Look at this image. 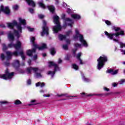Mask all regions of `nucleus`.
I'll return each instance as SVG.
<instances>
[{
    "mask_svg": "<svg viewBox=\"0 0 125 125\" xmlns=\"http://www.w3.org/2000/svg\"><path fill=\"white\" fill-rule=\"evenodd\" d=\"M105 23L106 25H108V26H110V25H112V23H111V21H110L108 20H106L105 21Z\"/></svg>",
    "mask_w": 125,
    "mask_h": 125,
    "instance_id": "obj_37",
    "label": "nucleus"
},
{
    "mask_svg": "<svg viewBox=\"0 0 125 125\" xmlns=\"http://www.w3.org/2000/svg\"><path fill=\"white\" fill-rule=\"evenodd\" d=\"M79 39L81 42H83V41H84V39H83V36L82 34H79Z\"/></svg>",
    "mask_w": 125,
    "mask_h": 125,
    "instance_id": "obj_32",
    "label": "nucleus"
},
{
    "mask_svg": "<svg viewBox=\"0 0 125 125\" xmlns=\"http://www.w3.org/2000/svg\"><path fill=\"white\" fill-rule=\"evenodd\" d=\"M49 67L50 68V67H54V71H49L47 73V75H52L53 76L54 75H55V73L57 71H60V68H59V66L58 65L56 64L54 62H49Z\"/></svg>",
    "mask_w": 125,
    "mask_h": 125,
    "instance_id": "obj_5",
    "label": "nucleus"
},
{
    "mask_svg": "<svg viewBox=\"0 0 125 125\" xmlns=\"http://www.w3.org/2000/svg\"><path fill=\"white\" fill-rule=\"evenodd\" d=\"M25 1L29 6H32V7H35L36 3H35V1L33 0H25Z\"/></svg>",
    "mask_w": 125,
    "mask_h": 125,
    "instance_id": "obj_14",
    "label": "nucleus"
},
{
    "mask_svg": "<svg viewBox=\"0 0 125 125\" xmlns=\"http://www.w3.org/2000/svg\"><path fill=\"white\" fill-rule=\"evenodd\" d=\"M111 94H113V92H110L109 93H106L105 94L102 93L96 94L97 96H101V97H104V96H108V95H110Z\"/></svg>",
    "mask_w": 125,
    "mask_h": 125,
    "instance_id": "obj_18",
    "label": "nucleus"
},
{
    "mask_svg": "<svg viewBox=\"0 0 125 125\" xmlns=\"http://www.w3.org/2000/svg\"><path fill=\"white\" fill-rule=\"evenodd\" d=\"M27 29L29 32H33L34 31V30H35L34 28H32L30 26L27 27Z\"/></svg>",
    "mask_w": 125,
    "mask_h": 125,
    "instance_id": "obj_45",
    "label": "nucleus"
},
{
    "mask_svg": "<svg viewBox=\"0 0 125 125\" xmlns=\"http://www.w3.org/2000/svg\"><path fill=\"white\" fill-rule=\"evenodd\" d=\"M6 54L8 57V58H10L12 56V53L10 51H7L6 52Z\"/></svg>",
    "mask_w": 125,
    "mask_h": 125,
    "instance_id": "obj_28",
    "label": "nucleus"
},
{
    "mask_svg": "<svg viewBox=\"0 0 125 125\" xmlns=\"http://www.w3.org/2000/svg\"><path fill=\"white\" fill-rule=\"evenodd\" d=\"M28 10L30 13L32 14H33V13H34V9H33L32 8H29Z\"/></svg>",
    "mask_w": 125,
    "mask_h": 125,
    "instance_id": "obj_44",
    "label": "nucleus"
},
{
    "mask_svg": "<svg viewBox=\"0 0 125 125\" xmlns=\"http://www.w3.org/2000/svg\"><path fill=\"white\" fill-rule=\"evenodd\" d=\"M50 53L52 55V56H54L55 54H56V51L55 50V48L54 47H52L50 49Z\"/></svg>",
    "mask_w": 125,
    "mask_h": 125,
    "instance_id": "obj_20",
    "label": "nucleus"
},
{
    "mask_svg": "<svg viewBox=\"0 0 125 125\" xmlns=\"http://www.w3.org/2000/svg\"><path fill=\"white\" fill-rule=\"evenodd\" d=\"M65 60H66L67 61H69V60H70V57L69 56H67L65 57Z\"/></svg>",
    "mask_w": 125,
    "mask_h": 125,
    "instance_id": "obj_62",
    "label": "nucleus"
},
{
    "mask_svg": "<svg viewBox=\"0 0 125 125\" xmlns=\"http://www.w3.org/2000/svg\"><path fill=\"white\" fill-rule=\"evenodd\" d=\"M19 54H20V55H21L22 60L23 61H25V60L26 59V57L25 56V55H24V52L23 51H21L19 53Z\"/></svg>",
    "mask_w": 125,
    "mask_h": 125,
    "instance_id": "obj_24",
    "label": "nucleus"
},
{
    "mask_svg": "<svg viewBox=\"0 0 125 125\" xmlns=\"http://www.w3.org/2000/svg\"><path fill=\"white\" fill-rule=\"evenodd\" d=\"M38 17L40 18V19H43L44 18V16L42 14L39 15Z\"/></svg>",
    "mask_w": 125,
    "mask_h": 125,
    "instance_id": "obj_47",
    "label": "nucleus"
},
{
    "mask_svg": "<svg viewBox=\"0 0 125 125\" xmlns=\"http://www.w3.org/2000/svg\"><path fill=\"white\" fill-rule=\"evenodd\" d=\"M8 47L9 48H11L12 47H14V44L12 43H10L9 44H8Z\"/></svg>",
    "mask_w": 125,
    "mask_h": 125,
    "instance_id": "obj_38",
    "label": "nucleus"
},
{
    "mask_svg": "<svg viewBox=\"0 0 125 125\" xmlns=\"http://www.w3.org/2000/svg\"><path fill=\"white\" fill-rule=\"evenodd\" d=\"M12 65L17 71H19L20 67V62H19V61L17 60L14 61L12 63Z\"/></svg>",
    "mask_w": 125,
    "mask_h": 125,
    "instance_id": "obj_10",
    "label": "nucleus"
},
{
    "mask_svg": "<svg viewBox=\"0 0 125 125\" xmlns=\"http://www.w3.org/2000/svg\"><path fill=\"white\" fill-rule=\"evenodd\" d=\"M56 26H54L53 28V31L54 34H57L59 32H60L62 30V26L60 24H56Z\"/></svg>",
    "mask_w": 125,
    "mask_h": 125,
    "instance_id": "obj_8",
    "label": "nucleus"
},
{
    "mask_svg": "<svg viewBox=\"0 0 125 125\" xmlns=\"http://www.w3.org/2000/svg\"><path fill=\"white\" fill-rule=\"evenodd\" d=\"M79 38V36H78V35H74L73 36V38L74 39V40H78Z\"/></svg>",
    "mask_w": 125,
    "mask_h": 125,
    "instance_id": "obj_57",
    "label": "nucleus"
},
{
    "mask_svg": "<svg viewBox=\"0 0 125 125\" xmlns=\"http://www.w3.org/2000/svg\"><path fill=\"white\" fill-rule=\"evenodd\" d=\"M83 79L84 81V82H86V83H88L90 81L88 78H85V76H83Z\"/></svg>",
    "mask_w": 125,
    "mask_h": 125,
    "instance_id": "obj_34",
    "label": "nucleus"
},
{
    "mask_svg": "<svg viewBox=\"0 0 125 125\" xmlns=\"http://www.w3.org/2000/svg\"><path fill=\"white\" fill-rule=\"evenodd\" d=\"M10 63H9V62H4V65L5 66H6L7 67H8V66H9Z\"/></svg>",
    "mask_w": 125,
    "mask_h": 125,
    "instance_id": "obj_52",
    "label": "nucleus"
},
{
    "mask_svg": "<svg viewBox=\"0 0 125 125\" xmlns=\"http://www.w3.org/2000/svg\"><path fill=\"white\" fill-rule=\"evenodd\" d=\"M81 94L82 95H84L83 96V97H88L89 96H92V94H87L84 92H83L81 93Z\"/></svg>",
    "mask_w": 125,
    "mask_h": 125,
    "instance_id": "obj_31",
    "label": "nucleus"
},
{
    "mask_svg": "<svg viewBox=\"0 0 125 125\" xmlns=\"http://www.w3.org/2000/svg\"><path fill=\"white\" fill-rule=\"evenodd\" d=\"M3 12L6 15H9L10 14V10L8 6H6L4 7L3 5H1L0 6V13Z\"/></svg>",
    "mask_w": 125,
    "mask_h": 125,
    "instance_id": "obj_7",
    "label": "nucleus"
},
{
    "mask_svg": "<svg viewBox=\"0 0 125 125\" xmlns=\"http://www.w3.org/2000/svg\"><path fill=\"white\" fill-rule=\"evenodd\" d=\"M107 72H108L109 74H111L112 75H117V74H118V70H115L114 71V70L113 69H108Z\"/></svg>",
    "mask_w": 125,
    "mask_h": 125,
    "instance_id": "obj_19",
    "label": "nucleus"
},
{
    "mask_svg": "<svg viewBox=\"0 0 125 125\" xmlns=\"http://www.w3.org/2000/svg\"><path fill=\"white\" fill-rule=\"evenodd\" d=\"M42 32H41V36H43L44 35L48 36L49 35V29L47 26H42Z\"/></svg>",
    "mask_w": 125,
    "mask_h": 125,
    "instance_id": "obj_9",
    "label": "nucleus"
},
{
    "mask_svg": "<svg viewBox=\"0 0 125 125\" xmlns=\"http://www.w3.org/2000/svg\"><path fill=\"white\" fill-rule=\"evenodd\" d=\"M72 68H73V69H74V70H79V66H78L75 63L72 64Z\"/></svg>",
    "mask_w": 125,
    "mask_h": 125,
    "instance_id": "obj_29",
    "label": "nucleus"
},
{
    "mask_svg": "<svg viewBox=\"0 0 125 125\" xmlns=\"http://www.w3.org/2000/svg\"><path fill=\"white\" fill-rule=\"evenodd\" d=\"M125 79H122L121 80V84H123V83H125Z\"/></svg>",
    "mask_w": 125,
    "mask_h": 125,
    "instance_id": "obj_64",
    "label": "nucleus"
},
{
    "mask_svg": "<svg viewBox=\"0 0 125 125\" xmlns=\"http://www.w3.org/2000/svg\"><path fill=\"white\" fill-rule=\"evenodd\" d=\"M13 76H14V72L9 73L8 69H6L5 71V74L1 75L0 78L3 80H8L11 79Z\"/></svg>",
    "mask_w": 125,
    "mask_h": 125,
    "instance_id": "obj_6",
    "label": "nucleus"
},
{
    "mask_svg": "<svg viewBox=\"0 0 125 125\" xmlns=\"http://www.w3.org/2000/svg\"><path fill=\"white\" fill-rule=\"evenodd\" d=\"M8 38L9 40H10V41H12V42L14 41V39H15L14 35L11 32V31H10L8 33Z\"/></svg>",
    "mask_w": 125,
    "mask_h": 125,
    "instance_id": "obj_16",
    "label": "nucleus"
},
{
    "mask_svg": "<svg viewBox=\"0 0 125 125\" xmlns=\"http://www.w3.org/2000/svg\"><path fill=\"white\" fill-rule=\"evenodd\" d=\"M39 6H40L42 8H43V9H45V5L42 2H40L39 3Z\"/></svg>",
    "mask_w": 125,
    "mask_h": 125,
    "instance_id": "obj_26",
    "label": "nucleus"
},
{
    "mask_svg": "<svg viewBox=\"0 0 125 125\" xmlns=\"http://www.w3.org/2000/svg\"><path fill=\"white\" fill-rule=\"evenodd\" d=\"M104 34L110 40H113L114 36H115V38H119V36H125V31L121 30L120 32H116L115 33H109L108 32L105 31Z\"/></svg>",
    "mask_w": 125,
    "mask_h": 125,
    "instance_id": "obj_4",
    "label": "nucleus"
},
{
    "mask_svg": "<svg viewBox=\"0 0 125 125\" xmlns=\"http://www.w3.org/2000/svg\"><path fill=\"white\" fill-rule=\"evenodd\" d=\"M98 62L97 68L98 70H101L102 68L104 67V65L106 62H108V57L107 56L103 55L102 56H100L97 60Z\"/></svg>",
    "mask_w": 125,
    "mask_h": 125,
    "instance_id": "obj_3",
    "label": "nucleus"
},
{
    "mask_svg": "<svg viewBox=\"0 0 125 125\" xmlns=\"http://www.w3.org/2000/svg\"><path fill=\"white\" fill-rule=\"evenodd\" d=\"M53 19L55 24H60V22L59 21V17H58V16H54Z\"/></svg>",
    "mask_w": 125,
    "mask_h": 125,
    "instance_id": "obj_15",
    "label": "nucleus"
},
{
    "mask_svg": "<svg viewBox=\"0 0 125 125\" xmlns=\"http://www.w3.org/2000/svg\"><path fill=\"white\" fill-rule=\"evenodd\" d=\"M14 104L15 105H20L22 104V102H21V101L19 100H17L15 101Z\"/></svg>",
    "mask_w": 125,
    "mask_h": 125,
    "instance_id": "obj_27",
    "label": "nucleus"
},
{
    "mask_svg": "<svg viewBox=\"0 0 125 125\" xmlns=\"http://www.w3.org/2000/svg\"><path fill=\"white\" fill-rule=\"evenodd\" d=\"M42 23H43V26L42 27H47L46 26V25L47 24V22H46V21L45 20H43L42 21Z\"/></svg>",
    "mask_w": 125,
    "mask_h": 125,
    "instance_id": "obj_39",
    "label": "nucleus"
},
{
    "mask_svg": "<svg viewBox=\"0 0 125 125\" xmlns=\"http://www.w3.org/2000/svg\"><path fill=\"white\" fill-rule=\"evenodd\" d=\"M14 48H15V49L16 50H18L19 49H20V48H21V46H22V43H21V42H20V41H17V42L15 44H14Z\"/></svg>",
    "mask_w": 125,
    "mask_h": 125,
    "instance_id": "obj_12",
    "label": "nucleus"
},
{
    "mask_svg": "<svg viewBox=\"0 0 125 125\" xmlns=\"http://www.w3.org/2000/svg\"><path fill=\"white\" fill-rule=\"evenodd\" d=\"M2 49L3 50H6L7 48H8V47L6 46L5 43H3L2 44Z\"/></svg>",
    "mask_w": 125,
    "mask_h": 125,
    "instance_id": "obj_33",
    "label": "nucleus"
},
{
    "mask_svg": "<svg viewBox=\"0 0 125 125\" xmlns=\"http://www.w3.org/2000/svg\"><path fill=\"white\" fill-rule=\"evenodd\" d=\"M40 85H41V87H43V86L45 85V84H44V83H41Z\"/></svg>",
    "mask_w": 125,
    "mask_h": 125,
    "instance_id": "obj_60",
    "label": "nucleus"
},
{
    "mask_svg": "<svg viewBox=\"0 0 125 125\" xmlns=\"http://www.w3.org/2000/svg\"><path fill=\"white\" fill-rule=\"evenodd\" d=\"M75 33L77 35H79L80 36V32H79V30L78 29L75 30Z\"/></svg>",
    "mask_w": 125,
    "mask_h": 125,
    "instance_id": "obj_56",
    "label": "nucleus"
},
{
    "mask_svg": "<svg viewBox=\"0 0 125 125\" xmlns=\"http://www.w3.org/2000/svg\"><path fill=\"white\" fill-rule=\"evenodd\" d=\"M36 41V38L35 37H32L31 39V42L32 43L33 48L32 49H28L26 51V54L28 56L30 57H32L33 56V53H36L37 52V49H39V50H43V49H45L47 47L46 46V44L43 43L41 46H39V45L36 44L35 42Z\"/></svg>",
    "mask_w": 125,
    "mask_h": 125,
    "instance_id": "obj_1",
    "label": "nucleus"
},
{
    "mask_svg": "<svg viewBox=\"0 0 125 125\" xmlns=\"http://www.w3.org/2000/svg\"><path fill=\"white\" fill-rule=\"evenodd\" d=\"M82 46L81 44H79V43H76L74 44L75 47H81Z\"/></svg>",
    "mask_w": 125,
    "mask_h": 125,
    "instance_id": "obj_41",
    "label": "nucleus"
},
{
    "mask_svg": "<svg viewBox=\"0 0 125 125\" xmlns=\"http://www.w3.org/2000/svg\"><path fill=\"white\" fill-rule=\"evenodd\" d=\"M62 47H63V49H65V50H68V44L63 45Z\"/></svg>",
    "mask_w": 125,
    "mask_h": 125,
    "instance_id": "obj_40",
    "label": "nucleus"
},
{
    "mask_svg": "<svg viewBox=\"0 0 125 125\" xmlns=\"http://www.w3.org/2000/svg\"><path fill=\"white\" fill-rule=\"evenodd\" d=\"M67 95H68L67 94H61L60 95H58V96L59 97H61L62 96H66V97H71L70 96H68Z\"/></svg>",
    "mask_w": 125,
    "mask_h": 125,
    "instance_id": "obj_35",
    "label": "nucleus"
},
{
    "mask_svg": "<svg viewBox=\"0 0 125 125\" xmlns=\"http://www.w3.org/2000/svg\"><path fill=\"white\" fill-rule=\"evenodd\" d=\"M112 30L113 31H115V32H117V33H120V31L121 30V28L119 27H116L115 26H113L111 27Z\"/></svg>",
    "mask_w": 125,
    "mask_h": 125,
    "instance_id": "obj_23",
    "label": "nucleus"
},
{
    "mask_svg": "<svg viewBox=\"0 0 125 125\" xmlns=\"http://www.w3.org/2000/svg\"><path fill=\"white\" fill-rule=\"evenodd\" d=\"M7 103H8V102L7 101H0V104L1 105H2V104H7Z\"/></svg>",
    "mask_w": 125,
    "mask_h": 125,
    "instance_id": "obj_46",
    "label": "nucleus"
},
{
    "mask_svg": "<svg viewBox=\"0 0 125 125\" xmlns=\"http://www.w3.org/2000/svg\"><path fill=\"white\" fill-rule=\"evenodd\" d=\"M124 46H125V45L124 43H120V47H121V48H124Z\"/></svg>",
    "mask_w": 125,
    "mask_h": 125,
    "instance_id": "obj_51",
    "label": "nucleus"
},
{
    "mask_svg": "<svg viewBox=\"0 0 125 125\" xmlns=\"http://www.w3.org/2000/svg\"><path fill=\"white\" fill-rule=\"evenodd\" d=\"M32 70L34 71V72L35 73H36V72H37L39 71V68L38 67H28L26 69V71L27 72V74H31L32 73Z\"/></svg>",
    "mask_w": 125,
    "mask_h": 125,
    "instance_id": "obj_11",
    "label": "nucleus"
},
{
    "mask_svg": "<svg viewBox=\"0 0 125 125\" xmlns=\"http://www.w3.org/2000/svg\"><path fill=\"white\" fill-rule=\"evenodd\" d=\"M58 38L59 40L61 41H63V40H66V39H67L65 35H63L62 34H59L58 35Z\"/></svg>",
    "mask_w": 125,
    "mask_h": 125,
    "instance_id": "obj_22",
    "label": "nucleus"
},
{
    "mask_svg": "<svg viewBox=\"0 0 125 125\" xmlns=\"http://www.w3.org/2000/svg\"><path fill=\"white\" fill-rule=\"evenodd\" d=\"M41 83H42L39 82L36 83V86H40V85H41Z\"/></svg>",
    "mask_w": 125,
    "mask_h": 125,
    "instance_id": "obj_59",
    "label": "nucleus"
},
{
    "mask_svg": "<svg viewBox=\"0 0 125 125\" xmlns=\"http://www.w3.org/2000/svg\"><path fill=\"white\" fill-rule=\"evenodd\" d=\"M67 12L68 13V14H71V13L72 12V11H71V9H68L67 10Z\"/></svg>",
    "mask_w": 125,
    "mask_h": 125,
    "instance_id": "obj_63",
    "label": "nucleus"
},
{
    "mask_svg": "<svg viewBox=\"0 0 125 125\" xmlns=\"http://www.w3.org/2000/svg\"><path fill=\"white\" fill-rule=\"evenodd\" d=\"M27 83L28 85H30L32 83V81H31V79H28L27 81Z\"/></svg>",
    "mask_w": 125,
    "mask_h": 125,
    "instance_id": "obj_49",
    "label": "nucleus"
},
{
    "mask_svg": "<svg viewBox=\"0 0 125 125\" xmlns=\"http://www.w3.org/2000/svg\"><path fill=\"white\" fill-rule=\"evenodd\" d=\"M33 59L34 60H37V59H38V55H35L33 57Z\"/></svg>",
    "mask_w": 125,
    "mask_h": 125,
    "instance_id": "obj_58",
    "label": "nucleus"
},
{
    "mask_svg": "<svg viewBox=\"0 0 125 125\" xmlns=\"http://www.w3.org/2000/svg\"><path fill=\"white\" fill-rule=\"evenodd\" d=\"M48 9L50 11V12L53 14L54 13V12L55 11V7L53 6H48Z\"/></svg>",
    "mask_w": 125,
    "mask_h": 125,
    "instance_id": "obj_21",
    "label": "nucleus"
},
{
    "mask_svg": "<svg viewBox=\"0 0 125 125\" xmlns=\"http://www.w3.org/2000/svg\"><path fill=\"white\" fill-rule=\"evenodd\" d=\"M71 17L73 19H75L76 20H80L81 18V16L79 14H72Z\"/></svg>",
    "mask_w": 125,
    "mask_h": 125,
    "instance_id": "obj_17",
    "label": "nucleus"
},
{
    "mask_svg": "<svg viewBox=\"0 0 125 125\" xmlns=\"http://www.w3.org/2000/svg\"><path fill=\"white\" fill-rule=\"evenodd\" d=\"M65 21H69L70 22H71L72 21V19H70V18H65V19L64 20Z\"/></svg>",
    "mask_w": 125,
    "mask_h": 125,
    "instance_id": "obj_54",
    "label": "nucleus"
},
{
    "mask_svg": "<svg viewBox=\"0 0 125 125\" xmlns=\"http://www.w3.org/2000/svg\"><path fill=\"white\" fill-rule=\"evenodd\" d=\"M81 42L83 43V46H85V47H87L88 46V44L85 40H83V41Z\"/></svg>",
    "mask_w": 125,
    "mask_h": 125,
    "instance_id": "obj_25",
    "label": "nucleus"
},
{
    "mask_svg": "<svg viewBox=\"0 0 125 125\" xmlns=\"http://www.w3.org/2000/svg\"><path fill=\"white\" fill-rule=\"evenodd\" d=\"M62 19H63V20H65L66 19V15L64 14H62Z\"/></svg>",
    "mask_w": 125,
    "mask_h": 125,
    "instance_id": "obj_50",
    "label": "nucleus"
},
{
    "mask_svg": "<svg viewBox=\"0 0 125 125\" xmlns=\"http://www.w3.org/2000/svg\"><path fill=\"white\" fill-rule=\"evenodd\" d=\"M66 42L67 43V44H70V43H71V41L69 39H67L66 40Z\"/></svg>",
    "mask_w": 125,
    "mask_h": 125,
    "instance_id": "obj_53",
    "label": "nucleus"
},
{
    "mask_svg": "<svg viewBox=\"0 0 125 125\" xmlns=\"http://www.w3.org/2000/svg\"><path fill=\"white\" fill-rule=\"evenodd\" d=\"M0 57L2 60H4L5 59V56L3 53L1 54Z\"/></svg>",
    "mask_w": 125,
    "mask_h": 125,
    "instance_id": "obj_42",
    "label": "nucleus"
},
{
    "mask_svg": "<svg viewBox=\"0 0 125 125\" xmlns=\"http://www.w3.org/2000/svg\"><path fill=\"white\" fill-rule=\"evenodd\" d=\"M104 90H105V91H110V89L105 87L104 88Z\"/></svg>",
    "mask_w": 125,
    "mask_h": 125,
    "instance_id": "obj_55",
    "label": "nucleus"
},
{
    "mask_svg": "<svg viewBox=\"0 0 125 125\" xmlns=\"http://www.w3.org/2000/svg\"><path fill=\"white\" fill-rule=\"evenodd\" d=\"M12 56H18L19 53L17 51H14V52L12 53Z\"/></svg>",
    "mask_w": 125,
    "mask_h": 125,
    "instance_id": "obj_36",
    "label": "nucleus"
},
{
    "mask_svg": "<svg viewBox=\"0 0 125 125\" xmlns=\"http://www.w3.org/2000/svg\"><path fill=\"white\" fill-rule=\"evenodd\" d=\"M37 77H38V78H42V74H41V73H38L37 72H35Z\"/></svg>",
    "mask_w": 125,
    "mask_h": 125,
    "instance_id": "obj_43",
    "label": "nucleus"
},
{
    "mask_svg": "<svg viewBox=\"0 0 125 125\" xmlns=\"http://www.w3.org/2000/svg\"><path fill=\"white\" fill-rule=\"evenodd\" d=\"M78 49L76 48L75 49L73 50V54H76Z\"/></svg>",
    "mask_w": 125,
    "mask_h": 125,
    "instance_id": "obj_61",
    "label": "nucleus"
},
{
    "mask_svg": "<svg viewBox=\"0 0 125 125\" xmlns=\"http://www.w3.org/2000/svg\"><path fill=\"white\" fill-rule=\"evenodd\" d=\"M81 56H82V54H81V53H78L77 56V58L78 59V60L81 59Z\"/></svg>",
    "mask_w": 125,
    "mask_h": 125,
    "instance_id": "obj_48",
    "label": "nucleus"
},
{
    "mask_svg": "<svg viewBox=\"0 0 125 125\" xmlns=\"http://www.w3.org/2000/svg\"><path fill=\"white\" fill-rule=\"evenodd\" d=\"M7 25L8 28H10V29H14L15 26H16L17 27L18 22L16 21H13L12 23H8Z\"/></svg>",
    "mask_w": 125,
    "mask_h": 125,
    "instance_id": "obj_13",
    "label": "nucleus"
},
{
    "mask_svg": "<svg viewBox=\"0 0 125 125\" xmlns=\"http://www.w3.org/2000/svg\"><path fill=\"white\" fill-rule=\"evenodd\" d=\"M72 30H69L68 31H67L66 32V35H65V36H66V37L67 38V37H69L70 35L72 34Z\"/></svg>",
    "mask_w": 125,
    "mask_h": 125,
    "instance_id": "obj_30",
    "label": "nucleus"
},
{
    "mask_svg": "<svg viewBox=\"0 0 125 125\" xmlns=\"http://www.w3.org/2000/svg\"><path fill=\"white\" fill-rule=\"evenodd\" d=\"M19 22L20 23H18L17 26V29L18 30L15 29L14 30V35L17 37V39H19V38L21 37L20 34H22V30L23 29L21 25H23V26H25L27 24L26 22V20H23L21 18H19Z\"/></svg>",
    "mask_w": 125,
    "mask_h": 125,
    "instance_id": "obj_2",
    "label": "nucleus"
}]
</instances>
